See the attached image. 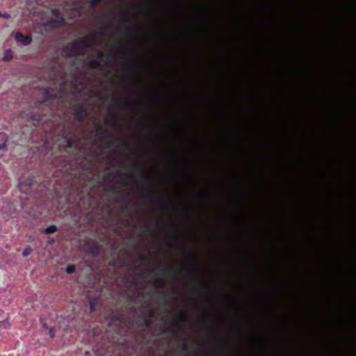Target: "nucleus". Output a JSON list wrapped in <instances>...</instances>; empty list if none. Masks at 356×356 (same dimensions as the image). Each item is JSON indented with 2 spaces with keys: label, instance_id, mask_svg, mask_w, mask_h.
<instances>
[{
  "label": "nucleus",
  "instance_id": "4",
  "mask_svg": "<svg viewBox=\"0 0 356 356\" xmlns=\"http://www.w3.org/2000/svg\"><path fill=\"white\" fill-rule=\"evenodd\" d=\"M13 58V54L10 50H6L4 53L3 59L4 60H10Z\"/></svg>",
  "mask_w": 356,
  "mask_h": 356
},
{
  "label": "nucleus",
  "instance_id": "3",
  "mask_svg": "<svg viewBox=\"0 0 356 356\" xmlns=\"http://www.w3.org/2000/svg\"><path fill=\"white\" fill-rule=\"evenodd\" d=\"M57 228L54 225H51L48 226L45 229L44 232L47 234H52L54 233L56 231Z\"/></svg>",
  "mask_w": 356,
  "mask_h": 356
},
{
  "label": "nucleus",
  "instance_id": "2",
  "mask_svg": "<svg viewBox=\"0 0 356 356\" xmlns=\"http://www.w3.org/2000/svg\"><path fill=\"white\" fill-rule=\"evenodd\" d=\"M15 38L17 42H21L24 46L29 44L31 42V38L30 36H24L20 33H16L15 34Z\"/></svg>",
  "mask_w": 356,
  "mask_h": 356
},
{
  "label": "nucleus",
  "instance_id": "1",
  "mask_svg": "<svg viewBox=\"0 0 356 356\" xmlns=\"http://www.w3.org/2000/svg\"><path fill=\"white\" fill-rule=\"evenodd\" d=\"M54 19H52L49 24L51 27H57L62 26L64 24L63 19L60 16L59 12L57 10L52 11Z\"/></svg>",
  "mask_w": 356,
  "mask_h": 356
},
{
  "label": "nucleus",
  "instance_id": "5",
  "mask_svg": "<svg viewBox=\"0 0 356 356\" xmlns=\"http://www.w3.org/2000/svg\"><path fill=\"white\" fill-rule=\"evenodd\" d=\"M31 250L29 248H27L24 250V251L22 252V255H23V257H27L31 254Z\"/></svg>",
  "mask_w": 356,
  "mask_h": 356
},
{
  "label": "nucleus",
  "instance_id": "6",
  "mask_svg": "<svg viewBox=\"0 0 356 356\" xmlns=\"http://www.w3.org/2000/svg\"><path fill=\"white\" fill-rule=\"evenodd\" d=\"M74 270V266H69L66 268V272L67 273H72Z\"/></svg>",
  "mask_w": 356,
  "mask_h": 356
}]
</instances>
